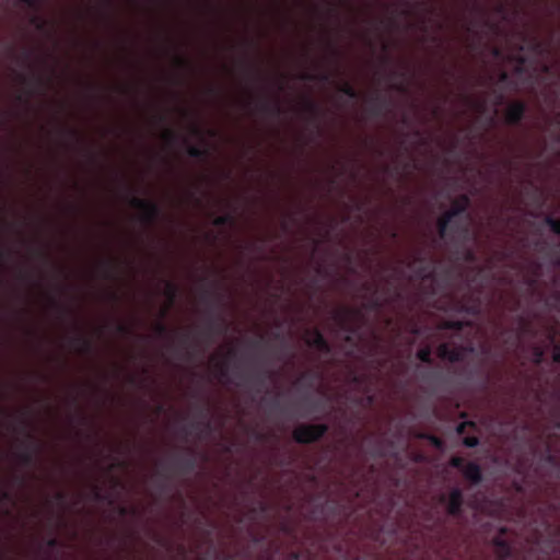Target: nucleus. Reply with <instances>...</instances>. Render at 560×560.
Instances as JSON below:
<instances>
[{"mask_svg": "<svg viewBox=\"0 0 560 560\" xmlns=\"http://www.w3.org/2000/svg\"><path fill=\"white\" fill-rule=\"evenodd\" d=\"M325 429L320 425H304L294 430V439L298 442L308 443L320 438Z\"/></svg>", "mask_w": 560, "mask_h": 560, "instance_id": "f257e3e1", "label": "nucleus"}, {"mask_svg": "<svg viewBox=\"0 0 560 560\" xmlns=\"http://www.w3.org/2000/svg\"><path fill=\"white\" fill-rule=\"evenodd\" d=\"M464 475L467 479L477 482L481 478V472L479 466L472 463H469L464 468Z\"/></svg>", "mask_w": 560, "mask_h": 560, "instance_id": "f03ea898", "label": "nucleus"}, {"mask_svg": "<svg viewBox=\"0 0 560 560\" xmlns=\"http://www.w3.org/2000/svg\"><path fill=\"white\" fill-rule=\"evenodd\" d=\"M462 494L458 490H453L450 494L448 511L455 514L460 505Z\"/></svg>", "mask_w": 560, "mask_h": 560, "instance_id": "7ed1b4c3", "label": "nucleus"}, {"mask_svg": "<svg viewBox=\"0 0 560 560\" xmlns=\"http://www.w3.org/2000/svg\"><path fill=\"white\" fill-rule=\"evenodd\" d=\"M522 114H523V107L518 104L512 105L509 108V118L512 121L518 120L521 118Z\"/></svg>", "mask_w": 560, "mask_h": 560, "instance_id": "20e7f679", "label": "nucleus"}, {"mask_svg": "<svg viewBox=\"0 0 560 560\" xmlns=\"http://www.w3.org/2000/svg\"><path fill=\"white\" fill-rule=\"evenodd\" d=\"M311 342L317 348H323L325 346L324 338L319 332L314 334Z\"/></svg>", "mask_w": 560, "mask_h": 560, "instance_id": "39448f33", "label": "nucleus"}, {"mask_svg": "<svg viewBox=\"0 0 560 560\" xmlns=\"http://www.w3.org/2000/svg\"><path fill=\"white\" fill-rule=\"evenodd\" d=\"M547 222L552 231L560 233V219L556 220V219L548 218Z\"/></svg>", "mask_w": 560, "mask_h": 560, "instance_id": "423d86ee", "label": "nucleus"}, {"mask_svg": "<svg viewBox=\"0 0 560 560\" xmlns=\"http://www.w3.org/2000/svg\"><path fill=\"white\" fill-rule=\"evenodd\" d=\"M430 354H431L430 349H427V348L421 349L418 352L419 359L423 362H428L430 360Z\"/></svg>", "mask_w": 560, "mask_h": 560, "instance_id": "0eeeda50", "label": "nucleus"}, {"mask_svg": "<svg viewBox=\"0 0 560 560\" xmlns=\"http://www.w3.org/2000/svg\"><path fill=\"white\" fill-rule=\"evenodd\" d=\"M439 352H440L441 357H443V358L447 357L452 361L457 359V357L454 353H452L451 355H447L445 345L440 347Z\"/></svg>", "mask_w": 560, "mask_h": 560, "instance_id": "6e6552de", "label": "nucleus"}, {"mask_svg": "<svg viewBox=\"0 0 560 560\" xmlns=\"http://www.w3.org/2000/svg\"><path fill=\"white\" fill-rule=\"evenodd\" d=\"M464 443L465 445L472 447L478 444V440L476 438H465Z\"/></svg>", "mask_w": 560, "mask_h": 560, "instance_id": "1a4fd4ad", "label": "nucleus"}, {"mask_svg": "<svg viewBox=\"0 0 560 560\" xmlns=\"http://www.w3.org/2000/svg\"><path fill=\"white\" fill-rule=\"evenodd\" d=\"M460 464H462V459H460V458H458V457H454V458L452 459V465H453L454 467H460Z\"/></svg>", "mask_w": 560, "mask_h": 560, "instance_id": "9d476101", "label": "nucleus"}, {"mask_svg": "<svg viewBox=\"0 0 560 560\" xmlns=\"http://www.w3.org/2000/svg\"><path fill=\"white\" fill-rule=\"evenodd\" d=\"M444 229H445V223H442V224H441V231L443 232V231H444Z\"/></svg>", "mask_w": 560, "mask_h": 560, "instance_id": "9b49d317", "label": "nucleus"}, {"mask_svg": "<svg viewBox=\"0 0 560 560\" xmlns=\"http://www.w3.org/2000/svg\"><path fill=\"white\" fill-rule=\"evenodd\" d=\"M556 360L560 361V353L556 354Z\"/></svg>", "mask_w": 560, "mask_h": 560, "instance_id": "f8f14e48", "label": "nucleus"}]
</instances>
